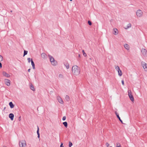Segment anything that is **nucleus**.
<instances>
[{
  "label": "nucleus",
  "instance_id": "nucleus-4",
  "mask_svg": "<svg viewBox=\"0 0 147 147\" xmlns=\"http://www.w3.org/2000/svg\"><path fill=\"white\" fill-rule=\"evenodd\" d=\"M136 15L138 17H140L142 16L143 14V12L140 9L138 10L136 12Z\"/></svg>",
  "mask_w": 147,
  "mask_h": 147
},
{
  "label": "nucleus",
  "instance_id": "nucleus-30",
  "mask_svg": "<svg viewBox=\"0 0 147 147\" xmlns=\"http://www.w3.org/2000/svg\"><path fill=\"white\" fill-rule=\"evenodd\" d=\"M115 69L117 71H118V70H119V69H120L119 67L118 66L115 67Z\"/></svg>",
  "mask_w": 147,
  "mask_h": 147
},
{
  "label": "nucleus",
  "instance_id": "nucleus-18",
  "mask_svg": "<svg viewBox=\"0 0 147 147\" xmlns=\"http://www.w3.org/2000/svg\"><path fill=\"white\" fill-rule=\"evenodd\" d=\"M9 105L11 108H13L14 107V105L12 102H11L9 103Z\"/></svg>",
  "mask_w": 147,
  "mask_h": 147
},
{
  "label": "nucleus",
  "instance_id": "nucleus-11",
  "mask_svg": "<svg viewBox=\"0 0 147 147\" xmlns=\"http://www.w3.org/2000/svg\"><path fill=\"white\" fill-rule=\"evenodd\" d=\"M57 99L58 100V101L60 103L62 104H63V102L62 99L60 97H57Z\"/></svg>",
  "mask_w": 147,
  "mask_h": 147
},
{
  "label": "nucleus",
  "instance_id": "nucleus-38",
  "mask_svg": "<svg viewBox=\"0 0 147 147\" xmlns=\"http://www.w3.org/2000/svg\"><path fill=\"white\" fill-rule=\"evenodd\" d=\"M121 83H122V85H124V82L123 80H122L121 81Z\"/></svg>",
  "mask_w": 147,
  "mask_h": 147
},
{
  "label": "nucleus",
  "instance_id": "nucleus-33",
  "mask_svg": "<svg viewBox=\"0 0 147 147\" xmlns=\"http://www.w3.org/2000/svg\"><path fill=\"white\" fill-rule=\"evenodd\" d=\"M59 77L60 78H63V75L61 74H60L59 75Z\"/></svg>",
  "mask_w": 147,
  "mask_h": 147
},
{
  "label": "nucleus",
  "instance_id": "nucleus-41",
  "mask_svg": "<svg viewBox=\"0 0 147 147\" xmlns=\"http://www.w3.org/2000/svg\"><path fill=\"white\" fill-rule=\"evenodd\" d=\"M30 69H28V72H29L30 71Z\"/></svg>",
  "mask_w": 147,
  "mask_h": 147
},
{
  "label": "nucleus",
  "instance_id": "nucleus-28",
  "mask_svg": "<svg viewBox=\"0 0 147 147\" xmlns=\"http://www.w3.org/2000/svg\"><path fill=\"white\" fill-rule=\"evenodd\" d=\"M82 52L84 56L85 57H86L87 55L85 53L84 51V50H83Z\"/></svg>",
  "mask_w": 147,
  "mask_h": 147
},
{
  "label": "nucleus",
  "instance_id": "nucleus-24",
  "mask_svg": "<svg viewBox=\"0 0 147 147\" xmlns=\"http://www.w3.org/2000/svg\"><path fill=\"white\" fill-rule=\"evenodd\" d=\"M65 99L67 101H69L70 99L69 96L68 95H66L65 96Z\"/></svg>",
  "mask_w": 147,
  "mask_h": 147
},
{
  "label": "nucleus",
  "instance_id": "nucleus-34",
  "mask_svg": "<svg viewBox=\"0 0 147 147\" xmlns=\"http://www.w3.org/2000/svg\"><path fill=\"white\" fill-rule=\"evenodd\" d=\"M27 60H28V62L29 63H30V61H31L30 59V58H28Z\"/></svg>",
  "mask_w": 147,
  "mask_h": 147
},
{
  "label": "nucleus",
  "instance_id": "nucleus-39",
  "mask_svg": "<svg viewBox=\"0 0 147 147\" xmlns=\"http://www.w3.org/2000/svg\"><path fill=\"white\" fill-rule=\"evenodd\" d=\"M21 116H20L19 117V121H20L21 120Z\"/></svg>",
  "mask_w": 147,
  "mask_h": 147
},
{
  "label": "nucleus",
  "instance_id": "nucleus-45",
  "mask_svg": "<svg viewBox=\"0 0 147 147\" xmlns=\"http://www.w3.org/2000/svg\"><path fill=\"white\" fill-rule=\"evenodd\" d=\"M10 12H12V10H11V11H10Z\"/></svg>",
  "mask_w": 147,
  "mask_h": 147
},
{
  "label": "nucleus",
  "instance_id": "nucleus-10",
  "mask_svg": "<svg viewBox=\"0 0 147 147\" xmlns=\"http://www.w3.org/2000/svg\"><path fill=\"white\" fill-rule=\"evenodd\" d=\"M9 117L11 121H13V120L14 117V115L12 113L9 114Z\"/></svg>",
  "mask_w": 147,
  "mask_h": 147
},
{
  "label": "nucleus",
  "instance_id": "nucleus-27",
  "mask_svg": "<svg viewBox=\"0 0 147 147\" xmlns=\"http://www.w3.org/2000/svg\"><path fill=\"white\" fill-rule=\"evenodd\" d=\"M117 147H121L120 144L119 143H116Z\"/></svg>",
  "mask_w": 147,
  "mask_h": 147
},
{
  "label": "nucleus",
  "instance_id": "nucleus-23",
  "mask_svg": "<svg viewBox=\"0 0 147 147\" xmlns=\"http://www.w3.org/2000/svg\"><path fill=\"white\" fill-rule=\"evenodd\" d=\"M63 124L66 127H67V122H64L63 123Z\"/></svg>",
  "mask_w": 147,
  "mask_h": 147
},
{
  "label": "nucleus",
  "instance_id": "nucleus-6",
  "mask_svg": "<svg viewBox=\"0 0 147 147\" xmlns=\"http://www.w3.org/2000/svg\"><path fill=\"white\" fill-rule=\"evenodd\" d=\"M5 84L8 86H9L10 85V81L8 79H5L4 80Z\"/></svg>",
  "mask_w": 147,
  "mask_h": 147
},
{
  "label": "nucleus",
  "instance_id": "nucleus-22",
  "mask_svg": "<svg viewBox=\"0 0 147 147\" xmlns=\"http://www.w3.org/2000/svg\"><path fill=\"white\" fill-rule=\"evenodd\" d=\"M131 27V24L130 23H129L127 24V27L125 28L126 29H127L128 28Z\"/></svg>",
  "mask_w": 147,
  "mask_h": 147
},
{
  "label": "nucleus",
  "instance_id": "nucleus-8",
  "mask_svg": "<svg viewBox=\"0 0 147 147\" xmlns=\"http://www.w3.org/2000/svg\"><path fill=\"white\" fill-rule=\"evenodd\" d=\"M141 52L143 55L144 56H146L147 51L145 49H142L141 50Z\"/></svg>",
  "mask_w": 147,
  "mask_h": 147
},
{
  "label": "nucleus",
  "instance_id": "nucleus-5",
  "mask_svg": "<svg viewBox=\"0 0 147 147\" xmlns=\"http://www.w3.org/2000/svg\"><path fill=\"white\" fill-rule=\"evenodd\" d=\"M141 63L144 70L147 71V64L143 61L141 62Z\"/></svg>",
  "mask_w": 147,
  "mask_h": 147
},
{
  "label": "nucleus",
  "instance_id": "nucleus-25",
  "mask_svg": "<svg viewBox=\"0 0 147 147\" xmlns=\"http://www.w3.org/2000/svg\"><path fill=\"white\" fill-rule=\"evenodd\" d=\"M27 53H28L27 51L24 50L23 56H25V55H27Z\"/></svg>",
  "mask_w": 147,
  "mask_h": 147
},
{
  "label": "nucleus",
  "instance_id": "nucleus-13",
  "mask_svg": "<svg viewBox=\"0 0 147 147\" xmlns=\"http://www.w3.org/2000/svg\"><path fill=\"white\" fill-rule=\"evenodd\" d=\"M51 64L53 66H55L57 65V62L55 60L51 62Z\"/></svg>",
  "mask_w": 147,
  "mask_h": 147
},
{
  "label": "nucleus",
  "instance_id": "nucleus-9",
  "mask_svg": "<svg viewBox=\"0 0 147 147\" xmlns=\"http://www.w3.org/2000/svg\"><path fill=\"white\" fill-rule=\"evenodd\" d=\"M115 113L116 115V116H117V118L119 119L120 121L121 122V123H122L123 124V121L121 119L120 117H119V114L117 113V112L116 111H115Z\"/></svg>",
  "mask_w": 147,
  "mask_h": 147
},
{
  "label": "nucleus",
  "instance_id": "nucleus-2",
  "mask_svg": "<svg viewBox=\"0 0 147 147\" xmlns=\"http://www.w3.org/2000/svg\"><path fill=\"white\" fill-rule=\"evenodd\" d=\"M128 95L129 96V97L130 100H131V101L132 102H134V98L132 95L131 91L130 90H128Z\"/></svg>",
  "mask_w": 147,
  "mask_h": 147
},
{
  "label": "nucleus",
  "instance_id": "nucleus-16",
  "mask_svg": "<svg viewBox=\"0 0 147 147\" xmlns=\"http://www.w3.org/2000/svg\"><path fill=\"white\" fill-rule=\"evenodd\" d=\"M41 57L43 58H45L47 57V55L45 53H42L41 54Z\"/></svg>",
  "mask_w": 147,
  "mask_h": 147
},
{
  "label": "nucleus",
  "instance_id": "nucleus-31",
  "mask_svg": "<svg viewBox=\"0 0 147 147\" xmlns=\"http://www.w3.org/2000/svg\"><path fill=\"white\" fill-rule=\"evenodd\" d=\"M88 24L90 26L92 25V23L89 20L88 21Z\"/></svg>",
  "mask_w": 147,
  "mask_h": 147
},
{
  "label": "nucleus",
  "instance_id": "nucleus-42",
  "mask_svg": "<svg viewBox=\"0 0 147 147\" xmlns=\"http://www.w3.org/2000/svg\"><path fill=\"white\" fill-rule=\"evenodd\" d=\"M38 138H40V135H38Z\"/></svg>",
  "mask_w": 147,
  "mask_h": 147
},
{
  "label": "nucleus",
  "instance_id": "nucleus-35",
  "mask_svg": "<svg viewBox=\"0 0 147 147\" xmlns=\"http://www.w3.org/2000/svg\"><path fill=\"white\" fill-rule=\"evenodd\" d=\"M66 117L65 116H64L63 118H62V120H63V121H64L66 119Z\"/></svg>",
  "mask_w": 147,
  "mask_h": 147
},
{
  "label": "nucleus",
  "instance_id": "nucleus-15",
  "mask_svg": "<svg viewBox=\"0 0 147 147\" xmlns=\"http://www.w3.org/2000/svg\"><path fill=\"white\" fill-rule=\"evenodd\" d=\"M64 65L66 67L67 69H68L69 68V65L67 62L64 63Z\"/></svg>",
  "mask_w": 147,
  "mask_h": 147
},
{
  "label": "nucleus",
  "instance_id": "nucleus-20",
  "mask_svg": "<svg viewBox=\"0 0 147 147\" xmlns=\"http://www.w3.org/2000/svg\"><path fill=\"white\" fill-rule=\"evenodd\" d=\"M30 88L33 91H35V90L33 85L32 84H31L30 85Z\"/></svg>",
  "mask_w": 147,
  "mask_h": 147
},
{
  "label": "nucleus",
  "instance_id": "nucleus-17",
  "mask_svg": "<svg viewBox=\"0 0 147 147\" xmlns=\"http://www.w3.org/2000/svg\"><path fill=\"white\" fill-rule=\"evenodd\" d=\"M31 62L32 67V68L33 69H35V64L32 59L31 60Z\"/></svg>",
  "mask_w": 147,
  "mask_h": 147
},
{
  "label": "nucleus",
  "instance_id": "nucleus-19",
  "mask_svg": "<svg viewBox=\"0 0 147 147\" xmlns=\"http://www.w3.org/2000/svg\"><path fill=\"white\" fill-rule=\"evenodd\" d=\"M117 71L119 76H121L122 74V72L121 70L119 69V70H118Z\"/></svg>",
  "mask_w": 147,
  "mask_h": 147
},
{
  "label": "nucleus",
  "instance_id": "nucleus-47",
  "mask_svg": "<svg viewBox=\"0 0 147 147\" xmlns=\"http://www.w3.org/2000/svg\"><path fill=\"white\" fill-rule=\"evenodd\" d=\"M110 147H112V146H110Z\"/></svg>",
  "mask_w": 147,
  "mask_h": 147
},
{
  "label": "nucleus",
  "instance_id": "nucleus-46",
  "mask_svg": "<svg viewBox=\"0 0 147 147\" xmlns=\"http://www.w3.org/2000/svg\"><path fill=\"white\" fill-rule=\"evenodd\" d=\"M70 1H72V0H69Z\"/></svg>",
  "mask_w": 147,
  "mask_h": 147
},
{
  "label": "nucleus",
  "instance_id": "nucleus-14",
  "mask_svg": "<svg viewBox=\"0 0 147 147\" xmlns=\"http://www.w3.org/2000/svg\"><path fill=\"white\" fill-rule=\"evenodd\" d=\"M114 31L113 34L115 35H116L118 34V32L117 29L114 28L113 29Z\"/></svg>",
  "mask_w": 147,
  "mask_h": 147
},
{
  "label": "nucleus",
  "instance_id": "nucleus-29",
  "mask_svg": "<svg viewBox=\"0 0 147 147\" xmlns=\"http://www.w3.org/2000/svg\"><path fill=\"white\" fill-rule=\"evenodd\" d=\"M3 60V57L1 55H0V62Z\"/></svg>",
  "mask_w": 147,
  "mask_h": 147
},
{
  "label": "nucleus",
  "instance_id": "nucleus-32",
  "mask_svg": "<svg viewBox=\"0 0 147 147\" xmlns=\"http://www.w3.org/2000/svg\"><path fill=\"white\" fill-rule=\"evenodd\" d=\"M69 147H71V146H72V143L71 142H70L69 143Z\"/></svg>",
  "mask_w": 147,
  "mask_h": 147
},
{
  "label": "nucleus",
  "instance_id": "nucleus-37",
  "mask_svg": "<svg viewBox=\"0 0 147 147\" xmlns=\"http://www.w3.org/2000/svg\"><path fill=\"white\" fill-rule=\"evenodd\" d=\"M60 147H64V146H63V143H61V144L60 146Z\"/></svg>",
  "mask_w": 147,
  "mask_h": 147
},
{
  "label": "nucleus",
  "instance_id": "nucleus-26",
  "mask_svg": "<svg viewBox=\"0 0 147 147\" xmlns=\"http://www.w3.org/2000/svg\"><path fill=\"white\" fill-rule=\"evenodd\" d=\"M37 128H38V129H37V135L38 136V135H40V134L39 133V129L38 127V126H37Z\"/></svg>",
  "mask_w": 147,
  "mask_h": 147
},
{
  "label": "nucleus",
  "instance_id": "nucleus-1",
  "mask_svg": "<svg viewBox=\"0 0 147 147\" xmlns=\"http://www.w3.org/2000/svg\"><path fill=\"white\" fill-rule=\"evenodd\" d=\"M73 73L75 75H78L80 73V68L78 66L75 65L73 66L72 68Z\"/></svg>",
  "mask_w": 147,
  "mask_h": 147
},
{
  "label": "nucleus",
  "instance_id": "nucleus-36",
  "mask_svg": "<svg viewBox=\"0 0 147 147\" xmlns=\"http://www.w3.org/2000/svg\"><path fill=\"white\" fill-rule=\"evenodd\" d=\"M106 145L107 147H108L109 146V144L108 143H106Z\"/></svg>",
  "mask_w": 147,
  "mask_h": 147
},
{
  "label": "nucleus",
  "instance_id": "nucleus-3",
  "mask_svg": "<svg viewBox=\"0 0 147 147\" xmlns=\"http://www.w3.org/2000/svg\"><path fill=\"white\" fill-rule=\"evenodd\" d=\"M19 145L20 147H24L26 146V144L25 140H22L19 142Z\"/></svg>",
  "mask_w": 147,
  "mask_h": 147
},
{
  "label": "nucleus",
  "instance_id": "nucleus-7",
  "mask_svg": "<svg viewBox=\"0 0 147 147\" xmlns=\"http://www.w3.org/2000/svg\"><path fill=\"white\" fill-rule=\"evenodd\" d=\"M2 74L6 78H9L10 77V76L5 71H3L2 72Z\"/></svg>",
  "mask_w": 147,
  "mask_h": 147
},
{
  "label": "nucleus",
  "instance_id": "nucleus-44",
  "mask_svg": "<svg viewBox=\"0 0 147 147\" xmlns=\"http://www.w3.org/2000/svg\"><path fill=\"white\" fill-rule=\"evenodd\" d=\"M78 57H80V54H79V55H78Z\"/></svg>",
  "mask_w": 147,
  "mask_h": 147
},
{
  "label": "nucleus",
  "instance_id": "nucleus-43",
  "mask_svg": "<svg viewBox=\"0 0 147 147\" xmlns=\"http://www.w3.org/2000/svg\"><path fill=\"white\" fill-rule=\"evenodd\" d=\"M6 109V107H5L4 108V109H3V110H5V109Z\"/></svg>",
  "mask_w": 147,
  "mask_h": 147
},
{
  "label": "nucleus",
  "instance_id": "nucleus-21",
  "mask_svg": "<svg viewBox=\"0 0 147 147\" xmlns=\"http://www.w3.org/2000/svg\"><path fill=\"white\" fill-rule=\"evenodd\" d=\"M125 48L127 50L129 49V46L127 44H125L124 45Z\"/></svg>",
  "mask_w": 147,
  "mask_h": 147
},
{
  "label": "nucleus",
  "instance_id": "nucleus-12",
  "mask_svg": "<svg viewBox=\"0 0 147 147\" xmlns=\"http://www.w3.org/2000/svg\"><path fill=\"white\" fill-rule=\"evenodd\" d=\"M48 56L50 58V60L51 62H52L54 60H55V59H54V58H53V57L52 56L50 55H48Z\"/></svg>",
  "mask_w": 147,
  "mask_h": 147
},
{
  "label": "nucleus",
  "instance_id": "nucleus-40",
  "mask_svg": "<svg viewBox=\"0 0 147 147\" xmlns=\"http://www.w3.org/2000/svg\"><path fill=\"white\" fill-rule=\"evenodd\" d=\"M2 67V65L1 63L0 62V68H1Z\"/></svg>",
  "mask_w": 147,
  "mask_h": 147
}]
</instances>
